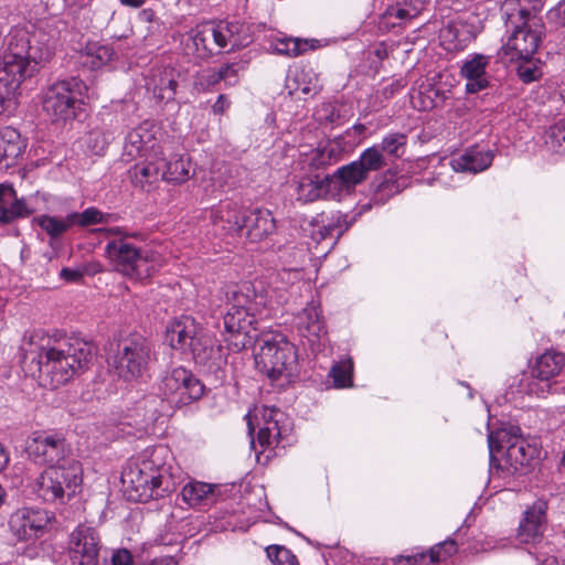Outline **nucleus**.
Here are the masks:
<instances>
[{
	"instance_id": "f257e3e1",
	"label": "nucleus",
	"mask_w": 565,
	"mask_h": 565,
	"mask_svg": "<svg viewBox=\"0 0 565 565\" xmlns=\"http://www.w3.org/2000/svg\"><path fill=\"white\" fill-rule=\"evenodd\" d=\"M25 370L38 376L41 385L55 390L87 370L95 348L79 339L53 338L34 332L22 345Z\"/></svg>"
},
{
	"instance_id": "f03ea898",
	"label": "nucleus",
	"mask_w": 565,
	"mask_h": 565,
	"mask_svg": "<svg viewBox=\"0 0 565 565\" xmlns=\"http://www.w3.org/2000/svg\"><path fill=\"white\" fill-rule=\"evenodd\" d=\"M54 42L45 32L13 29L6 36L0 63V115L18 106L21 84L34 76L53 55Z\"/></svg>"
},
{
	"instance_id": "7ed1b4c3",
	"label": "nucleus",
	"mask_w": 565,
	"mask_h": 565,
	"mask_svg": "<svg viewBox=\"0 0 565 565\" xmlns=\"http://www.w3.org/2000/svg\"><path fill=\"white\" fill-rule=\"evenodd\" d=\"M168 454L164 446L147 448L124 469L122 482L137 493L140 501L163 498L179 486L180 477L166 461Z\"/></svg>"
},
{
	"instance_id": "20e7f679",
	"label": "nucleus",
	"mask_w": 565,
	"mask_h": 565,
	"mask_svg": "<svg viewBox=\"0 0 565 565\" xmlns=\"http://www.w3.org/2000/svg\"><path fill=\"white\" fill-rule=\"evenodd\" d=\"M107 239L104 248L105 257L114 269L121 275L143 280L151 277L163 264L161 255L148 247L134 244L131 235L119 226L100 227L95 230Z\"/></svg>"
},
{
	"instance_id": "39448f33",
	"label": "nucleus",
	"mask_w": 565,
	"mask_h": 565,
	"mask_svg": "<svg viewBox=\"0 0 565 565\" xmlns=\"http://www.w3.org/2000/svg\"><path fill=\"white\" fill-rule=\"evenodd\" d=\"M504 13L507 26H512L513 32L498 52L499 57L504 63L533 57L544 34L542 19L522 7L520 0H505Z\"/></svg>"
},
{
	"instance_id": "423d86ee",
	"label": "nucleus",
	"mask_w": 565,
	"mask_h": 565,
	"mask_svg": "<svg viewBox=\"0 0 565 565\" xmlns=\"http://www.w3.org/2000/svg\"><path fill=\"white\" fill-rule=\"evenodd\" d=\"M83 482V469L78 460L62 466L45 468L30 482L35 497L47 504H66L73 499Z\"/></svg>"
},
{
	"instance_id": "0eeeda50",
	"label": "nucleus",
	"mask_w": 565,
	"mask_h": 565,
	"mask_svg": "<svg viewBox=\"0 0 565 565\" xmlns=\"http://www.w3.org/2000/svg\"><path fill=\"white\" fill-rule=\"evenodd\" d=\"M87 92L86 84L77 78L57 81L42 93V110L52 122H67L76 118Z\"/></svg>"
},
{
	"instance_id": "6e6552de",
	"label": "nucleus",
	"mask_w": 565,
	"mask_h": 565,
	"mask_svg": "<svg viewBox=\"0 0 565 565\" xmlns=\"http://www.w3.org/2000/svg\"><path fill=\"white\" fill-rule=\"evenodd\" d=\"M154 359L151 343L140 334H132L119 341L113 364L120 379L132 381L147 375Z\"/></svg>"
},
{
	"instance_id": "1a4fd4ad",
	"label": "nucleus",
	"mask_w": 565,
	"mask_h": 565,
	"mask_svg": "<svg viewBox=\"0 0 565 565\" xmlns=\"http://www.w3.org/2000/svg\"><path fill=\"white\" fill-rule=\"evenodd\" d=\"M255 290L249 282L232 286L226 291L228 309L224 316V328L233 337L242 338L241 341L233 342L230 339L226 341L238 350L245 347L247 328L252 323L248 318L255 310Z\"/></svg>"
},
{
	"instance_id": "9d476101",
	"label": "nucleus",
	"mask_w": 565,
	"mask_h": 565,
	"mask_svg": "<svg viewBox=\"0 0 565 565\" xmlns=\"http://www.w3.org/2000/svg\"><path fill=\"white\" fill-rule=\"evenodd\" d=\"M159 392L170 408L189 405L202 397L204 385L185 367L167 371L162 376Z\"/></svg>"
},
{
	"instance_id": "9b49d317",
	"label": "nucleus",
	"mask_w": 565,
	"mask_h": 565,
	"mask_svg": "<svg viewBox=\"0 0 565 565\" xmlns=\"http://www.w3.org/2000/svg\"><path fill=\"white\" fill-rule=\"evenodd\" d=\"M518 426H511L509 430L491 433L488 436L490 454L502 448L500 443L507 444L505 463L512 472L524 473L531 466L532 461L537 457L539 450L536 446L529 444L521 435Z\"/></svg>"
},
{
	"instance_id": "f8f14e48",
	"label": "nucleus",
	"mask_w": 565,
	"mask_h": 565,
	"mask_svg": "<svg viewBox=\"0 0 565 565\" xmlns=\"http://www.w3.org/2000/svg\"><path fill=\"white\" fill-rule=\"evenodd\" d=\"M55 514L40 507H21L9 518V529L12 535L21 542H34L46 535Z\"/></svg>"
},
{
	"instance_id": "ddd939ff",
	"label": "nucleus",
	"mask_w": 565,
	"mask_h": 565,
	"mask_svg": "<svg viewBox=\"0 0 565 565\" xmlns=\"http://www.w3.org/2000/svg\"><path fill=\"white\" fill-rule=\"evenodd\" d=\"M386 166L387 158L381 156L375 148H366L356 160L340 167L330 178L332 184H339L340 190L351 191L367 180L371 172H377Z\"/></svg>"
},
{
	"instance_id": "4468645a",
	"label": "nucleus",
	"mask_w": 565,
	"mask_h": 565,
	"mask_svg": "<svg viewBox=\"0 0 565 565\" xmlns=\"http://www.w3.org/2000/svg\"><path fill=\"white\" fill-rule=\"evenodd\" d=\"M100 537L88 524H78L70 534L68 553L72 565H99Z\"/></svg>"
},
{
	"instance_id": "2eb2a0df",
	"label": "nucleus",
	"mask_w": 565,
	"mask_h": 565,
	"mask_svg": "<svg viewBox=\"0 0 565 565\" xmlns=\"http://www.w3.org/2000/svg\"><path fill=\"white\" fill-rule=\"evenodd\" d=\"M483 25L475 13L450 20L439 31L441 44L448 51L463 50L481 32Z\"/></svg>"
},
{
	"instance_id": "dca6fc26",
	"label": "nucleus",
	"mask_w": 565,
	"mask_h": 565,
	"mask_svg": "<svg viewBox=\"0 0 565 565\" xmlns=\"http://www.w3.org/2000/svg\"><path fill=\"white\" fill-rule=\"evenodd\" d=\"M28 450L36 461L47 467L75 460L71 457V447L62 434H40L29 443Z\"/></svg>"
},
{
	"instance_id": "f3484780",
	"label": "nucleus",
	"mask_w": 565,
	"mask_h": 565,
	"mask_svg": "<svg viewBox=\"0 0 565 565\" xmlns=\"http://www.w3.org/2000/svg\"><path fill=\"white\" fill-rule=\"evenodd\" d=\"M217 52H233L248 46L253 34L248 24L239 21L213 22Z\"/></svg>"
},
{
	"instance_id": "a211bd4d",
	"label": "nucleus",
	"mask_w": 565,
	"mask_h": 565,
	"mask_svg": "<svg viewBox=\"0 0 565 565\" xmlns=\"http://www.w3.org/2000/svg\"><path fill=\"white\" fill-rule=\"evenodd\" d=\"M547 502L537 499L529 507L520 521L516 540L521 544H537L542 541L546 522Z\"/></svg>"
},
{
	"instance_id": "6ab92c4d",
	"label": "nucleus",
	"mask_w": 565,
	"mask_h": 565,
	"mask_svg": "<svg viewBox=\"0 0 565 565\" xmlns=\"http://www.w3.org/2000/svg\"><path fill=\"white\" fill-rule=\"evenodd\" d=\"M150 152H162L156 139L153 126L143 122L130 130L124 143L122 157L127 160L147 157Z\"/></svg>"
},
{
	"instance_id": "aec40b11",
	"label": "nucleus",
	"mask_w": 565,
	"mask_h": 565,
	"mask_svg": "<svg viewBox=\"0 0 565 565\" xmlns=\"http://www.w3.org/2000/svg\"><path fill=\"white\" fill-rule=\"evenodd\" d=\"M349 226L350 223L347 222V215L340 212L331 213L330 215L323 212L310 220H305L301 224L303 232L317 243L331 236L335 230H339V237Z\"/></svg>"
},
{
	"instance_id": "412c9836",
	"label": "nucleus",
	"mask_w": 565,
	"mask_h": 565,
	"mask_svg": "<svg viewBox=\"0 0 565 565\" xmlns=\"http://www.w3.org/2000/svg\"><path fill=\"white\" fill-rule=\"evenodd\" d=\"M215 31L213 21L198 24L188 33L184 41V52L186 55L198 60L205 61L214 54Z\"/></svg>"
},
{
	"instance_id": "4be33fe9",
	"label": "nucleus",
	"mask_w": 565,
	"mask_h": 565,
	"mask_svg": "<svg viewBox=\"0 0 565 565\" xmlns=\"http://www.w3.org/2000/svg\"><path fill=\"white\" fill-rule=\"evenodd\" d=\"M164 166L162 152H150L129 169V177L135 186L149 191V188L162 180L161 170Z\"/></svg>"
},
{
	"instance_id": "5701e85b",
	"label": "nucleus",
	"mask_w": 565,
	"mask_h": 565,
	"mask_svg": "<svg viewBox=\"0 0 565 565\" xmlns=\"http://www.w3.org/2000/svg\"><path fill=\"white\" fill-rule=\"evenodd\" d=\"M201 329L194 318L181 316L173 319L167 327V341L172 349L184 352Z\"/></svg>"
},
{
	"instance_id": "b1692460",
	"label": "nucleus",
	"mask_w": 565,
	"mask_h": 565,
	"mask_svg": "<svg viewBox=\"0 0 565 565\" xmlns=\"http://www.w3.org/2000/svg\"><path fill=\"white\" fill-rule=\"evenodd\" d=\"M276 227L271 212L268 210H245L242 225V235L250 241H259L274 232Z\"/></svg>"
},
{
	"instance_id": "393cba45",
	"label": "nucleus",
	"mask_w": 565,
	"mask_h": 565,
	"mask_svg": "<svg viewBox=\"0 0 565 565\" xmlns=\"http://www.w3.org/2000/svg\"><path fill=\"white\" fill-rule=\"evenodd\" d=\"M492 160V151L472 146L466 149L463 153L451 158L450 167L456 172L478 173L487 170Z\"/></svg>"
},
{
	"instance_id": "a878e982",
	"label": "nucleus",
	"mask_w": 565,
	"mask_h": 565,
	"mask_svg": "<svg viewBox=\"0 0 565 565\" xmlns=\"http://www.w3.org/2000/svg\"><path fill=\"white\" fill-rule=\"evenodd\" d=\"M34 212L23 199L17 196L11 184H0V224H8L18 217L29 216Z\"/></svg>"
},
{
	"instance_id": "bb28decb",
	"label": "nucleus",
	"mask_w": 565,
	"mask_h": 565,
	"mask_svg": "<svg viewBox=\"0 0 565 565\" xmlns=\"http://www.w3.org/2000/svg\"><path fill=\"white\" fill-rule=\"evenodd\" d=\"M221 345L203 329L195 335L184 353H190L196 364L215 365L221 360Z\"/></svg>"
},
{
	"instance_id": "cd10ccee",
	"label": "nucleus",
	"mask_w": 565,
	"mask_h": 565,
	"mask_svg": "<svg viewBox=\"0 0 565 565\" xmlns=\"http://www.w3.org/2000/svg\"><path fill=\"white\" fill-rule=\"evenodd\" d=\"M26 145L20 132L11 127L0 130V170H7L17 164Z\"/></svg>"
},
{
	"instance_id": "c85d7f7f",
	"label": "nucleus",
	"mask_w": 565,
	"mask_h": 565,
	"mask_svg": "<svg viewBox=\"0 0 565 565\" xmlns=\"http://www.w3.org/2000/svg\"><path fill=\"white\" fill-rule=\"evenodd\" d=\"M488 65L489 57L482 54H475L462 64L460 73L467 79L466 90L468 93L475 94L488 86L486 73Z\"/></svg>"
},
{
	"instance_id": "c756f323",
	"label": "nucleus",
	"mask_w": 565,
	"mask_h": 565,
	"mask_svg": "<svg viewBox=\"0 0 565 565\" xmlns=\"http://www.w3.org/2000/svg\"><path fill=\"white\" fill-rule=\"evenodd\" d=\"M244 211L232 203L221 204L211 212V220L222 232L241 235Z\"/></svg>"
},
{
	"instance_id": "7c9ffc66",
	"label": "nucleus",
	"mask_w": 565,
	"mask_h": 565,
	"mask_svg": "<svg viewBox=\"0 0 565 565\" xmlns=\"http://www.w3.org/2000/svg\"><path fill=\"white\" fill-rule=\"evenodd\" d=\"M332 185L330 175H307L300 179L297 186L298 200L305 203L324 199Z\"/></svg>"
},
{
	"instance_id": "2f4dec72",
	"label": "nucleus",
	"mask_w": 565,
	"mask_h": 565,
	"mask_svg": "<svg viewBox=\"0 0 565 565\" xmlns=\"http://www.w3.org/2000/svg\"><path fill=\"white\" fill-rule=\"evenodd\" d=\"M565 366V355L554 350H546L539 355L532 367V375L542 382L557 376Z\"/></svg>"
},
{
	"instance_id": "473e14b6",
	"label": "nucleus",
	"mask_w": 565,
	"mask_h": 565,
	"mask_svg": "<svg viewBox=\"0 0 565 565\" xmlns=\"http://www.w3.org/2000/svg\"><path fill=\"white\" fill-rule=\"evenodd\" d=\"M263 373L271 383L277 382L282 374V361L280 350L276 342L266 341L260 348V352L256 359Z\"/></svg>"
},
{
	"instance_id": "72a5a7b5",
	"label": "nucleus",
	"mask_w": 565,
	"mask_h": 565,
	"mask_svg": "<svg viewBox=\"0 0 565 565\" xmlns=\"http://www.w3.org/2000/svg\"><path fill=\"white\" fill-rule=\"evenodd\" d=\"M194 175L192 162L186 156H174L167 160L161 170L162 180L171 183H184Z\"/></svg>"
},
{
	"instance_id": "f704fd0d",
	"label": "nucleus",
	"mask_w": 565,
	"mask_h": 565,
	"mask_svg": "<svg viewBox=\"0 0 565 565\" xmlns=\"http://www.w3.org/2000/svg\"><path fill=\"white\" fill-rule=\"evenodd\" d=\"M181 495L189 507H205L213 501L214 486L201 481H190L182 488Z\"/></svg>"
},
{
	"instance_id": "c9c22d12",
	"label": "nucleus",
	"mask_w": 565,
	"mask_h": 565,
	"mask_svg": "<svg viewBox=\"0 0 565 565\" xmlns=\"http://www.w3.org/2000/svg\"><path fill=\"white\" fill-rule=\"evenodd\" d=\"M424 10V2L422 0H403L390 6L383 18L391 20L395 19L398 24H405L411 20L417 18Z\"/></svg>"
},
{
	"instance_id": "e433bc0d",
	"label": "nucleus",
	"mask_w": 565,
	"mask_h": 565,
	"mask_svg": "<svg viewBox=\"0 0 565 565\" xmlns=\"http://www.w3.org/2000/svg\"><path fill=\"white\" fill-rule=\"evenodd\" d=\"M115 52L109 45L92 43L82 54V64L94 71L107 65L114 57Z\"/></svg>"
},
{
	"instance_id": "4c0bfd02",
	"label": "nucleus",
	"mask_w": 565,
	"mask_h": 565,
	"mask_svg": "<svg viewBox=\"0 0 565 565\" xmlns=\"http://www.w3.org/2000/svg\"><path fill=\"white\" fill-rule=\"evenodd\" d=\"M34 222L51 237L58 238L74 226L71 213L65 217L41 215Z\"/></svg>"
},
{
	"instance_id": "58836bf2",
	"label": "nucleus",
	"mask_w": 565,
	"mask_h": 565,
	"mask_svg": "<svg viewBox=\"0 0 565 565\" xmlns=\"http://www.w3.org/2000/svg\"><path fill=\"white\" fill-rule=\"evenodd\" d=\"M300 326L307 330L308 335L317 339L327 334L326 324L321 318L320 310L315 305L303 309L300 316Z\"/></svg>"
},
{
	"instance_id": "ea45409f",
	"label": "nucleus",
	"mask_w": 565,
	"mask_h": 565,
	"mask_svg": "<svg viewBox=\"0 0 565 565\" xmlns=\"http://www.w3.org/2000/svg\"><path fill=\"white\" fill-rule=\"evenodd\" d=\"M407 143V137L401 132H392L386 135L382 142L379 145H374L371 148H375L379 150L381 156L401 158L405 152V147Z\"/></svg>"
},
{
	"instance_id": "a19ab883",
	"label": "nucleus",
	"mask_w": 565,
	"mask_h": 565,
	"mask_svg": "<svg viewBox=\"0 0 565 565\" xmlns=\"http://www.w3.org/2000/svg\"><path fill=\"white\" fill-rule=\"evenodd\" d=\"M339 154L340 153L335 146L326 145L312 150L307 156L306 162H308L309 167L315 170H319L338 161Z\"/></svg>"
},
{
	"instance_id": "79ce46f5",
	"label": "nucleus",
	"mask_w": 565,
	"mask_h": 565,
	"mask_svg": "<svg viewBox=\"0 0 565 565\" xmlns=\"http://www.w3.org/2000/svg\"><path fill=\"white\" fill-rule=\"evenodd\" d=\"M167 402L162 398L161 394L147 395L137 403V411L143 412L145 422H154L158 416L167 412Z\"/></svg>"
},
{
	"instance_id": "37998d69",
	"label": "nucleus",
	"mask_w": 565,
	"mask_h": 565,
	"mask_svg": "<svg viewBox=\"0 0 565 565\" xmlns=\"http://www.w3.org/2000/svg\"><path fill=\"white\" fill-rule=\"evenodd\" d=\"M544 142L555 153H565V120L562 119L551 126L545 135Z\"/></svg>"
},
{
	"instance_id": "c03bdc74",
	"label": "nucleus",
	"mask_w": 565,
	"mask_h": 565,
	"mask_svg": "<svg viewBox=\"0 0 565 565\" xmlns=\"http://www.w3.org/2000/svg\"><path fill=\"white\" fill-rule=\"evenodd\" d=\"M73 224L85 227L92 224H100V223H107L108 222V214H104L97 207H87L83 212H73L71 213Z\"/></svg>"
},
{
	"instance_id": "a18cd8bd",
	"label": "nucleus",
	"mask_w": 565,
	"mask_h": 565,
	"mask_svg": "<svg viewBox=\"0 0 565 565\" xmlns=\"http://www.w3.org/2000/svg\"><path fill=\"white\" fill-rule=\"evenodd\" d=\"M352 370L353 362L351 359L337 363L332 366L330 376L333 379L335 387L342 388L352 385Z\"/></svg>"
},
{
	"instance_id": "49530a36",
	"label": "nucleus",
	"mask_w": 565,
	"mask_h": 565,
	"mask_svg": "<svg viewBox=\"0 0 565 565\" xmlns=\"http://www.w3.org/2000/svg\"><path fill=\"white\" fill-rule=\"evenodd\" d=\"M113 140V134L100 129L89 131L85 138V142L94 154H102Z\"/></svg>"
},
{
	"instance_id": "de8ad7c7",
	"label": "nucleus",
	"mask_w": 565,
	"mask_h": 565,
	"mask_svg": "<svg viewBox=\"0 0 565 565\" xmlns=\"http://www.w3.org/2000/svg\"><path fill=\"white\" fill-rule=\"evenodd\" d=\"M220 82H222L220 68H207L195 75L193 86L198 92H207Z\"/></svg>"
},
{
	"instance_id": "09e8293b",
	"label": "nucleus",
	"mask_w": 565,
	"mask_h": 565,
	"mask_svg": "<svg viewBox=\"0 0 565 565\" xmlns=\"http://www.w3.org/2000/svg\"><path fill=\"white\" fill-rule=\"evenodd\" d=\"M518 63V75L524 83H532L542 76L541 67L532 57L520 60Z\"/></svg>"
},
{
	"instance_id": "8fccbe9b",
	"label": "nucleus",
	"mask_w": 565,
	"mask_h": 565,
	"mask_svg": "<svg viewBox=\"0 0 565 565\" xmlns=\"http://www.w3.org/2000/svg\"><path fill=\"white\" fill-rule=\"evenodd\" d=\"M317 40H301V39H291L285 38V55H300L306 53L307 51L315 50L317 47Z\"/></svg>"
},
{
	"instance_id": "3c124183",
	"label": "nucleus",
	"mask_w": 565,
	"mask_h": 565,
	"mask_svg": "<svg viewBox=\"0 0 565 565\" xmlns=\"http://www.w3.org/2000/svg\"><path fill=\"white\" fill-rule=\"evenodd\" d=\"M457 552V544L454 540H446L436 544L429 551L430 563H438Z\"/></svg>"
},
{
	"instance_id": "603ef678",
	"label": "nucleus",
	"mask_w": 565,
	"mask_h": 565,
	"mask_svg": "<svg viewBox=\"0 0 565 565\" xmlns=\"http://www.w3.org/2000/svg\"><path fill=\"white\" fill-rule=\"evenodd\" d=\"M271 424V426L268 424L258 430V441L262 446H270L274 441L279 444L281 437L279 420H273Z\"/></svg>"
},
{
	"instance_id": "864d4df0",
	"label": "nucleus",
	"mask_w": 565,
	"mask_h": 565,
	"mask_svg": "<svg viewBox=\"0 0 565 565\" xmlns=\"http://www.w3.org/2000/svg\"><path fill=\"white\" fill-rule=\"evenodd\" d=\"M166 81L167 86H159L158 87V96L161 99H173L178 83L173 78L172 70H166Z\"/></svg>"
},
{
	"instance_id": "5fc2aeb1",
	"label": "nucleus",
	"mask_w": 565,
	"mask_h": 565,
	"mask_svg": "<svg viewBox=\"0 0 565 565\" xmlns=\"http://www.w3.org/2000/svg\"><path fill=\"white\" fill-rule=\"evenodd\" d=\"M222 81L226 86H234L238 83V68L235 63H227L220 67Z\"/></svg>"
},
{
	"instance_id": "6e6d98bb",
	"label": "nucleus",
	"mask_w": 565,
	"mask_h": 565,
	"mask_svg": "<svg viewBox=\"0 0 565 565\" xmlns=\"http://www.w3.org/2000/svg\"><path fill=\"white\" fill-rule=\"evenodd\" d=\"M297 81H298V74L297 73L294 74L292 78L288 74V76L286 78V82H285V87L288 89V93L290 95L296 94L298 90H300L302 94L310 93V87L308 85L300 86V85H298Z\"/></svg>"
},
{
	"instance_id": "4d7b16f0",
	"label": "nucleus",
	"mask_w": 565,
	"mask_h": 565,
	"mask_svg": "<svg viewBox=\"0 0 565 565\" xmlns=\"http://www.w3.org/2000/svg\"><path fill=\"white\" fill-rule=\"evenodd\" d=\"M111 565H132V555L126 548L117 550L111 555Z\"/></svg>"
},
{
	"instance_id": "13d9d810",
	"label": "nucleus",
	"mask_w": 565,
	"mask_h": 565,
	"mask_svg": "<svg viewBox=\"0 0 565 565\" xmlns=\"http://www.w3.org/2000/svg\"><path fill=\"white\" fill-rule=\"evenodd\" d=\"M60 277L68 282H78L83 278L81 269L64 267L60 271Z\"/></svg>"
},
{
	"instance_id": "bf43d9fd",
	"label": "nucleus",
	"mask_w": 565,
	"mask_h": 565,
	"mask_svg": "<svg viewBox=\"0 0 565 565\" xmlns=\"http://www.w3.org/2000/svg\"><path fill=\"white\" fill-rule=\"evenodd\" d=\"M281 550L282 547L277 544L266 547V556L274 565H282V563L279 561Z\"/></svg>"
},
{
	"instance_id": "052dcab7",
	"label": "nucleus",
	"mask_w": 565,
	"mask_h": 565,
	"mask_svg": "<svg viewBox=\"0 0 565 565\" xmlns=\"http://www.w3.org/2000/svg\"><path fill=\"white\" fill-rule=\"evenodd\" d=\"M230 100L226 98L225 95H220L212 106L214 114H224L230 108Z\"/></svg>"
},
{
	"instance_id": "680f3d73",
	"label": "nucleus",
	"mask_w": 565,
	"mask_h": 565,
	"mask_svg": "<svg viewBox=\"0 0 565 565\" xmlns=\"http://www.w3.org/2000/svg\"><path fill=\"white\" fill-rule=\"evenodd\" d=\"M280 413L279 408L277 407H265L264 408V412H263V418L265 420V426H267L268 424L271 426V422L273 420H278L276 418V416Z\"/></svg>"
},
{
	"instance_id": "e2e57ef3",
	"label": "nucleus",
	"mask_w": 565,
	"mask_h": 565,
	"mask_svg": "<svg viewBox=\"0 0 565 565\" xmlns=\"http://www.w3.org/2000/svg\"><path fill=\"white\" fill-rule=\"evenodd\" d=\"M426 555L425 554H417V555H409V556H405V557H402V561H404L407 565H417L422 562H424L426 559Z\"/></svg>"
},
{
	"instance_id": "0e129e2a",
	"label": "nucleus",
	"mask_w": 565,
	"mask_h": 565,
	"mask_svg": "<svg viewBox=\"0 0 565 565\" xmlns=\"http://www.w3.org/2000/svg\"><path fill=\"white\" fill-rule=\"evenodd\" d=\"M9 462V455L4 447L0 444V472L7 467Z\"/></svg>"
},
{
	"instance_id": "69168bd1",
	"label": "nucleus",
	"mask_w": 565,
	"mask_h": 565,
	"mask_svg": "<svg viewBox=\"0 0 565 565\" xmlns=\"http://www.w3.org/2000/svg\"><path fill=\"white\" fill-rule=\"evenodd\" d=\"M122 6L130 8H140L145 4L146 0H119Z\"/></svg>"
},
{
	"instance_id": "338daca9",
	"label": "nucleus",
	"mask_w": 565,
	"mask_h": 565,
	"mask_svg": "<svg viewBox=\"0 0 565 565\" xmlns=\"http://www.w3.org/2000/svg\"><path fill=\"white\" fill-rule=\"evenodd\" d=\"M285 565H298V559L290 551L285 548Z\"/></svg>"
},
{
	"instance_id": "774afa93",
	"label": "nucleus",
	"mask_w": 565,
	"mask_h": 565,
	"mask_svg": "<svg viewBox=\"0 0 565 565\" xmlns=\"http://www.w3.org/2000/svg\"><path fill=\"white\" fill-rule=\"evenodd\" d=\"M284 351H285V359L289 355H292L294 356V360L296 361L297 360V355H296V348L292 343H288L287 341H285V348H284Z\"/></svg>"
}]
</instances>
